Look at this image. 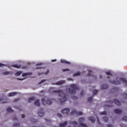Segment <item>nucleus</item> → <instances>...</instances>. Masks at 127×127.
<instances>
[{"instance_id": "nucleus-52", "label": "nucleus", "mask_w": 127, "mask_h": 127, "mask_svg": "<svg viewBox=\"0 0 127 127\" xmlns=\"http://www.w3.org/2000/svg\"><path fill=\"white\" fill-rule=\"evenodd\" d=\"M124 126H125V125H124V124H121V125H120V126H121V127H124Z\"/></svg>"}, {"instance_id": "nucleus-41", "label": "nucleus", "mask_w": 127, "mask_h": 127, "mask_svg": "<svg viewBox=\"0 0 127 127\" xmlns=\"http://www.w3.org/2000/svg\"><path fill=\"white\" fill-rule=\"evenodd\" d=\"M108 127H114V126H113V125L112 124H109L107 125Z\"/></svg>"}, {"instance_id": "nucleus-47", "label": "nucleus", "mask_w": 127, "mask_h": 127, "mask_svg": "<svg viewBox=\"0 0 127 127\" xmlns=\"http://www.w3.org/2000/svg\"><path fill=\"white\" fill-rule=\"evenodd\" d=\"M56 61H57V60H52V62H56Z\"/></svg>"}, {"instance_id": "nucleus-49", "label": "nucleus", "mask_w": 127, "mask_h": 127, "mask_svg": "<svg viewBox=\"0 0 127 127\" xmlns=\"http://www.w3.org/2000/svg\"><path fill=\"white\" fill-rule=\"evenodd\" d=\"M107 107L108 108H112V105H107Z\"/></svg>"}, {"instance_id": "nucleus-36", "label": "nucleus", "mask_w": 127, "mask_h": 127, "mask_svg": "<svg viewBox=\"0 0 127 127\" xmlns=\"http://www.w3.org/2000/svg\"><path fill=\"white\" fill-rule=\"evenodd\" d=\"M18 101H19V98H16L13 100L14 103H16V102H18Z\"/></svg>"}, {"instance_id": "nucleus-44", "label": "nucleus", "mask_w": 127, "mask_h": 127, "mask_svg": "<svg viewBox=\"0 0 127 127\" xmlns=\"http://www.w3.org/2000/svg\"><path fill=\"white\" fill-rule=\"evenodd\" d=\"M46 81V80L45 79H43V80H42L40 82V83H44V82H45Z\"/></svg>"}, {"instance_id": "nucleus-24", "label": "nucleus", "mask_w": 127, "mask_h": 127, "mask_svg": "<svg viewBox=\"0 0 127 127\" xmlns=\"http://www.w3.org/2000/svg\"><path fill=\"white\" fill-rule=\"evenodd\" d=\"M89 74L87 75V76H90V77H94V75H93V72L91 71L90 70H88Z\"/></svg>"}, {"instance_id": "nucleus-43", "label": "nucleus", "mask_w": 127, "mask_h": 127, "mask_svg": "<svg viewBox=\"0 0 127 127\" xmlns=\"http://www.w3.org/2000/svg\"><path fill=\"white\" fill-rule=\"evenodd\" d=\"M3 66H5V64H0V67H3Z\"/></svg>"}, {"instance_id": "nucleus-13", "label": "nucleus", "mask_w": 127, "mask_h": 127, "mask_svg": "<svg viewBox=\"0 0 127 127\" xmlns=\"http://www.w3.org/2000/svg\"><path fill=\"white\" fill-rule=\"evenodd\" d=\"M65 126H67V122H64L63 123H61L59 125V127H65Z\"/></svg>"}, {"instance_id": "nucleus-2", "label": "nucleus", "mask_w": 127, "mask_h": 127, "mask_svg": "<svg viewBox=\"0 0 127 127\" xmlns=\"http://www.w3.org/2000/svg\"><path fill=\"white\" fill-rule=\"evenodd\" d=\"M70 88L68 89H66V92H68L69 94H71V95H75L76 94V90H79V87L78 85L72 84L70 85Z\"/></svg>"}, {"instance_id": "nucleus-35", "label": "nucleus", "mask_w": 127, "mask_h": 127, "mask_svg": "<svg viewBox=\"0 0 127 127\" xmlns=\"http://www.w3.org/2000/svg\"><path fill=\"white\" fill-rule=\"evenodd\" d=\"M123 120L127 122V116H125L124 117H123Z\"/></svg>"}, {"instance_id": "nucleus-29", "label": "nucleus", "mask_w": 127, "mask_h": 127, "mask_svg": "<svg viewBox=\"0 0 127 127\" xmlns=\"http://www.w3.org/2000/svg\"><path fill=\"white\" fill-rule=\"evenodd\" d=\"M10 73L9 71H5L2 73L3 75H9Z\"/></svg>"}, {"instance_id": "nucleus-32", "label": "nucleus", "mask_w": 127, "mask_h": 127, "mask_svg": "<svg viewBox=\"0 0 127 127\" xmlns=\"http://www.w3.org/2000/svg\"><path fill=\"white\" fill-rule=\"evenodd\" d=\"M71 98L72 100H78V97L76 96H72Z\"/></svg>"}, {"instance_id": "nucleus-40", "label": "nucleus", "mask_w": 127, "mask_h": 127, "mask_svg": "<svg viewBox=\"0 0 127 127\" xmlns=\"http://www.w3.org/2000/svg\"><path fill=\"white\" fill-rule=\"evenodd\" d=\"M80 96H84V91H81V93H80Z\"/></svg>"}, {"instance_id": "nucleus-50", "label": "nucleus", "mask_w": 127, "mask_h": 127, "mask_svg": "<svg viewBox=\"0 0 127 127\" xmlns=\"http://www.w3.org/2000/svg\"><path fill=\"white\" fill-rule=\"evenodd\" d=\"M22 119H24L25 118V116L22 115Z\"/></svg>"}, {"instance_id": "nucleus-21", "label": "nucleus", "mask_w": 127, "mask_h": 127, "mask_svg": "<svg viewBox=\"0 0 127 127\" xmlns=\"http://www.w3.org/2000/svg\"><path fill=\"white\" fill-rule=\"evenodd\" d=\"M22 74V71H17L16 73H15V76H20Z\"/></svg>"}, {"instance_id": "nucleus-7", "label": "nucleus", "mask_w": 127, "mask_h": 127, "mask_svg": "<svg viewBox=\"0 0 127 127\" xmlns=\"http://www.w3.org/2000/svg\"><path fill=\"white\" fill-rule=\"evenodd\" d=\"M38 115L39 117H41V118L44 116V112L42 109H41L40 111H38Z\"/></svg>"}, {"instance_id": "nucleus-37", "label": "nucleus", "mask_w": 127, "mask_h": 127, "mask_svg": "<svg viewBox=\"0 0 127 127\" xmlns=\"http://www.w3.org/2000/svg\"><path fill=\"white\" fill-rule=\"evenodd\" d=\"M13 127H19V124L15 123L13 125Z\"/></svg>"}, {"instance_id": "nucleus-56", "label": "nucleus", "mask_w": 127, "mask_h": 127, "mask_svg": "<svg viewBox=\"0 0 127 127\" xmlns=\"http://www.w3.org/2000/svg\"><path fill=\"white\" fill-rule=\"evenodd\" d=\"M46 122H49V120H46Z\"/></svg>"}, {"instance_id": "nucleus-53", "label": "nucleus", "mask_w": 127, "mask_h": 127, "mask_svg": "<svg viewBox=\"0 0 127 127\" xmlns=\"http://www.w3.org/2000/svg\"><path fill=\"white\" fill-rule=\"evenodd\" d=\"M99 78H100V79H102V78H103V76H102V75H100Z\"/></svg>"}, {"instance_id": "nucleus-26", "label": "nucleus", "mask_w": 127, "mask_h": 127, "mask_svg": "<svg viewBox=\"0 0 127 127\" xmlns=\"http://www.w3.org/2000/svg\"><path fill=\"white\" fill-rule=\"evenodd\" d=\"M41 65H42V64H36V69H42V67H38L37 66H41Z\"/></svg>"}, {"instance_id": "nucleus-46", "label": "nucleus", "mask_w": 127, "mask_h": 127, "mask_svg": "<svg viewBox=\"0 0 127 127\" xmlns=\"http://www.w3.org/2000/svg\"><path fill=\"white\" fill-rule=\"evenodd\" d=\"M49 73V70H48L45 73V75H47V74H48Z\"/></svg>"}, {"instance_id": "nucleus-23", "label": "nucleus", "mask_w": 127, "mask_h": 127, "mask_svg": "<svg viewBox=\"0 0 127 127\" xmlns=\"http://www.w3.org/2000/svg\"><path fill=\"white\" fill-rule=\"evenodd\" d=\"M80 75H81V72H80L79 71H78L77 72L73 74V77H76L77 76H80Z\"/></svg>"}, {"instance_id": "nucleus-55", "label": "nucleus", "mask_w": 127, "mask_h": 127, "mask_svg": "<svg viewBox=\"0 0 127 127\" xmlns=\"http://www.w3.org/2000/svg\"><path fill=\"white\" fill-rule=\"evenodd\" d=\"M18 80H20L21 81H22V80H23V79H19V78H18Z\"/></svg>"}, {"instance_id": "nucleus-17", "label": "nucleus", "mask_w": 127, "mask_h": 127, "mask_svg": "<svg viewBox=\"0 0 127 127\" xmlns=\"http://www.w3.org/2000/svg\"><path fill=\"white\" fill-rule=\"evenodd\" d=\"M65 82V80H61L57 82V85H62V84H64Z\"/></svg>"}, {"instance_id": "nucleus-38", "label": "nucleus", "mask_w": 127, "mask_h": 127, "mask_svg": "<svg viewBox=\"0 0 127 127\" xmlns=\"http://www.w3.org/2000/svg\"><path fill=\"white\" fill-rule=\"evenodd\" d=\"M123 96H124L125 99L127 100V93H124Z\"/></svg>"}, {"instance_id": "nucleus-11", "label": "nucleus", "mask_w": 127, "mask_h": 127, "mask_svg": "<svg viewBox=\"0 0 127 127\" xmlns=\"http://www.w3.org/2000/svg\"><path fill=\"white\" fill-rule=\"evenodd\" d=\"M119 80L120 82H123V83H124V84H126V85H127V80L126 79V78L122 77L119 78Z\"/></svg>"}, {"instance_id": "nucleus-33", "label": "nucleus", "mask_w": 127, "mask_h": 127, "mask_svg": "<svg viewBox=\"0 0 127 127\" xmlns=\"http://www.w3.org/2000/svg\"><path fill=\"white\" fill-rule=\"evenodd\" d=\"M100 115H107V112L106 111H103V112L100 113Z\"/></svg>"}, {"instance_id": "nucleus-22", "label": "nucleus", "mask_w": 127, "mask_h": 127, "mask_svg": "<svg viewBox=\"0 0 127 127\" xmlns=\"http://www.w3.org/2000/svg\"><path fill=\"white\" fill-rule=\"evenodd\" d=\"M17 94V92H11L9 94V97H13V96H15Z\"/></svg>"}, {"instance_id": "nucleus-12", "label": "nucleus", "mask_w": 127, "mask_h": 127, "mask_svg": "<svg viewBox=\"0 0 127 127\" xmlns=\"http://www.w3.org/2000/svg\"><path fill=\"white\" fill-rule=\"evenodd\" d=\"M34 105L37 106V107H40V102L39 101V100H37L34 102Z\"/></svg>"}, {"instance_id": "nucleus-20", "label": "nucleus", "mask_w": 127, "mask_h": 127, "mask_svg": "<svg viewBox=\"0 0 127 127\" xmlns=\"http://www.w3.org/2000/svg\"><path fill=\"white\" fill-rule=\"evenodd\" d=\"M29 75H32V73L30 72V73H23L22 76V77H25V76H28Z\"/></svg>"}, {"instance_id": "nucleus-27", "label": "nucleus", "mask_w": 127, "mask_h": 127, "mask_svg": "<svg viewBox=\"0 0 127 127\" xmlns=\"http://www.w3.org/2000/svg\"><path fill=\"white\" fill-rule=\"evenodd\" d=\"M103 120L105 123H107L109 121V118L107 117H104L103 118Z\"/></svg>"}, {"instance_id": "nucleus-5", "label": "nucleus", "mask_w": 127, "mask_h": 127, "mask_svg": "<svg viewBox=\"0 0 127 127\" xmlns=\"http://www.w3.org/2000/svg\"><path fill=\"white\" fill-rule=\"evenodd\" d=\"M78 121V123H79L80 126H81V127H88V126H86L85 124H83V123H84V122H85V119H84L83 118H79Z\"/></svg>"}, {"instance_id": "nucleus-3", "label": "nucleus", "mask_w": 127, "mask_h": 127, "mask_svg": "<svg viewBox=\"0 0 127 127\" xmlns=\"http://www.w3.org/2000/svg\"><path fill=\"white\" fill-rule=\"evenodd\" d=\"M42 103L44 106L46 105H51L52 104V99H48L47 101L45 99H42Z\"/></svg>"}, {"instance_id": "nucleus-48", "label": "nucleus", "mask_w": 127, "mask_h": 127, "mask_svg": "<svg viewBox=\"0 0 127 127\" xmlns=\"http://www.w3.org/2000/svg\"><path fill=\"white\" fill-rule=\"evenodd\" d=\"M109 103L110 104H113V101L111 100V101H109Z\"/></svg>"}, {"instance_id": "nucleus-10", "label": "nucleus", "mask_w": 127, "mask_h": 127, "mask_svg": "<svg viewBox=\"0 0 127 127\" xmlns=\"http://www.w3.org/2000/svg\"><path fill=\"white\" fill-rule=\"evenodd\" d=\"M114 103L117 106H121V102H120V101L117 99H114Z\"/></svg>"}, {"instance_id": "nucleus-30", "label": "nucleus", "mask_w": 127, "mask_h": 127, "mask_svg": "<svg viewBox=\"0 0 127 127\" xmlns=\"http://www.w3.org/2000/svg\"><path fill=\"white\" fill-rule=\"evenodd\" d=\"M72 125H74V126H76L78 125V123L76 121H73L71 122Z\"/></svg>"}, {"instance_id": "nucleus-34", "label": "nucleus", "mask_w": 127, "mask_h": 127, "mask_svg": "<svg viewBox=\"0 0 127 127\" xmlns=\"http://www.w3.org/2000/svg\"><path fill=\"white\" fill-rule=\"evenodd\" d=\"M97 93H98V90H93V95H97Z\"/></svg>"}, {"instance_id": "nucleus-42", "label": "nucleus", "mask_w": 127, "mask_h": 127, "mask_svg": "<svg viewBox=\"0 0 127 127\" xmlns=\"http://www.w3.org/2000/svg\"><path fill=\"white\" fill-rule=\"evenodd\" d=\"M57 116H58V117H59V118H62V115L60 114H58Z\"/></svg>"}, {"instance_id": "nucleus-45", "label": "nucleus", "mask_w": 127, "mask_h": 127, "mask_svg": "<svg viewBox=\"0 0 127 127\" xmlns=\"http://www.w3.org/2000/svg\"><path fill=\"white\" fill-rule=\"evenodd\" d=\"M97 121L98 124H99V125H101V123L100 122V120H99V118L97 117Z\"/></svg>"}, {"instance_id": "nucleus-31", "label": "nucleus", "mask_w": 127, "mask_h": 127, "mask_svg": "<svg viewBox=\"0 0 127 127\" xmlns=\"http://www.w3.org/2000/svg\"><path fill=\"white\" fill-rule=\"evenodd\" d=\"M106 75H109L110 76H112V72L111 71H107L106 72Z\"/></svg>"}, {"instance_id": "nucleus-51", "label": "nucleus", "mask_w": 127, "mask_h": 127, "mask_svg": "<svg viewBox=\"0 0 127 127\" xmlns=\"http://www.w3.org/2000/svg\"><path fill=\"white\" fill-rule=\"evenodd\" d=\"M36 122H37V120L32 121V123H36Z\"/></svg>"}, {"instance_id": "nucleus-25", "label": "nucleus", "mask_w": 127, "mask_h": 127, "mask_svg": "<svg viewBox=\"0 0 127 127\" xmlns=\"http://www.w3.org/2000/svg\"><path fill=\"white\" fill-rule=\"evenodd\" d=\"M6 111L8 112V113H12V112H13V110L10 107L8 108Z\"/></svg>"}, {"instance_id": "nucleus-58", "label": "nucleus", "mask_w": 127, "mask_h": 127, "mask_svg": "<svg viewBox=\"0 0 127 127\" xmlns=\"http://www.w3.org/2000/svg\"><path fill=\"white\" fill-rule=\"evenodd\" d=\"M39 75H40V73H39Z\"/></svg>"}, {"instance_id": "nucleus-19", "label": "nucleus", "mask_w": 127, "mask_h": 127, "mask_svg": "<svg viewBox=\"0 0 127 127\" xmlns=\"http://www.w3.org/2000/svg\"><path fill=\"white\" fill-rule=\"evenodd\" d=\"M89 120L91 123H95V121H96V119L94 117H89Z\"/></svg>"}, {"instance_id": "nucleus-15", "label": "nucleus", "mask_w": 127, "mask_h": 127, "mask_svg": "<svg viewBox=\"0 0 127 127\" xmlns=\"http://www.w3.org/2000/svg\"><path fill=\"white\" fill-rule=\"evenodd\" d=\"M61 63H64L65 64H70V62L65 60H61Z\"/></svg>"}, {"instance_id": "nucleus-8", "label": "nucleus", "mask_w": 127, "mask_h": 127, "mask_svg": "<svg viewBox=\"0 0 127 127\" xmlns=\"http://www.w3.org/2000/svg\"><path fill=\"white\" fill-rule=\"evenodd\" d=\"M70 112V109L68 108H64L62 110V114H65L69 113Z\"/></svg>"}, {"instance_id": "nucleus-28", "label": "nucleus", "mask_w": 127, "mask_h": 127, "mask_svg": "<svg viewBox=\"0 0 127 127\" xmlns=\"http://www.w3.org/2000/svg\"><path fill=\"white\" fill-rule=\"evenodd\" d=\"M87 101L88 102H91L92 101H93V97H89L87 99Z\"/></svg>"}, {"instance_id": "nucleus-57", "label": "nucleus", "mask_w": 127, "mask_h": 127, "mask_svg": "<svg viewBox=\"0 0 127 127\" xmlns=\"http://www.w3.org/2000/svg\"><path fill=\"white\" fill-rule=\"evenodd\" d=\"M40 93H43V91H41Z\"/></svg>"}, {"instance_id": "nucleus-6", "label": "nucleus", "mask_w": 127, "mask_h": 127, "mask_svg": "<svg viewBox=\"0 0 127 127\" xmlns=\"http://www.w3.org/2000/svg\"><path fill=\"white\" fill-rule=\"evenodd\" d=\"M110 82L111 84H113L114 85H120V84H121V82L119 80H110Z\"/></svg>"}, {"instance_id": "nucleus-54", "label": "nucleus", "mask_w": 127, "mask_h": 127, "mask_svg": "<svg viewBox=\"0 0 127 127\" xmlns=\"http://www.w3.org/2000/svg\"><path fill=\"white\" fill-rule=\"evenodd\" d=\"M14 120H17V118H16V117H14Z\"/></svg>"}, {"instance_id": "nucleus-18", "label": "nucleus", "mask_w": 127, "mask_h": 127, "mask_svg": "<svg viewBox=\"0 0 127 127\" xmlns=\"http://www.w3.org/2000/svg\"><path fill=\"white\" fill-rule=\"evenodd\" d=\"M34 100H35V97H31L28 99V103H31V102H32V101H34Z\"/></svg>"}, {"instance_id": "nucleus-4", "label": "nucleus", "mask_w": 127, "mask_h": 127, "mask_svg": "<svg viewBox=\"0 0 127 127\" xmlns=\"http://www.w3.org/2000/svg\"><path fill=\"white\" fill-rule=\"evenodd\" d=\"M71 116L73 115H77V116H82L83 113L81 112H78L75 109H73L70 113Z\"/></svg>"}, {"instance_id": "nucleus-39", "label": "nucleus", "mask_w": 127, "mask_h": 127, "mask_svg": "<svg viewBox=\"0 0 127 127\" xmlns=\"http://www.w3.org/2000/svg\"><path fill=\"white\" fill-rule=\"evenodd\" d=\"M63 72H66V71H70V69L66 68L65 69H63Z\"/></svg>"}, {"instance_id": "nucleus-9", "label": "nucleus", "mask_w": 127, "mask_h": 127, "mask_svg": "<svg viewBox=\"0 0 127 127\" xmlns=\"http://www.w3.org/2000/svg\"><path fill=\"white\" fill-rule=\"evenodd\" d=\"M114 113L117 114V115H121L123 113V111L120 109H116L114 110Z\"/></svg>"}, {"instance_id": "nucleus-16", "label": "nucleus", "mask_w": 127, "mask_h": 127, "mask_svg": "<svg viewBox=\"0 0 127 127\" xmlns=\"http://www.w3.org/2000/svg\"><path fill=\"white\" fill-rule=\"evenodd\" d=\"M12 67H14V68H17V69H19L21 66L18 64H13L12 65Z\"/></svg>"}, {"instance_id": "nucleus-1", "label": "nucleus", "mask_w": 127, "mask_h": 127, "mask_svg": "<svg viewBox=\"0 0 127 127\" xmlns=\"http://www.w3.org/2000/svg\"><path fill=\"white\" fill-rule=\"evenodd\" d=\"M53 93H56V94H59L60 97H61L60 99V102L61 104H63V103H65L67 101V99H68L67 95L66 94H64L62 90H54Z\"/></svg>"}, {"instance_id": "nucleus-14", "label": "nucleus", "mask_w": 127, "mask_h": 127, "mask_svg": "<svg viewBox=\"0 0 127 127\" xmlns=\"http://www.w3.org/2000/svg\"><path fill=\"white\" fill-rule=\"evenodd\" d=\"M102 90H106V89H108V85L103 84L101 86Z\"/></svg>"}]
</instances>
